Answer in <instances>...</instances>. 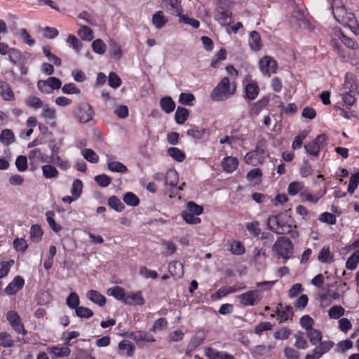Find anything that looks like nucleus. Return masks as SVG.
Wrapping results in <instances>:
<instances>
[{"label":"nucleus","instance_id":"nucleus-1","mask_svg":"<svg viewBox=\"0 0 359 359\" xmlns=\"http://www.w3.org/2000/svg\"><path fill=\"white\" fill-rule=\"evenodd\" d=\"M331 8L334 19L339 24L351 27V24L355 22L354 14L348 11L342 0H332Z\"/></svg>","mask_w":359,"mask_h":359},{"label":"nucleus","instance_id":"nucleus-2","mask_svg":"<svg viewBox=\"0 0 359 359\" xmlns=\"http://www.w3.org/2000/svg\"><path fill=\"white\" fill-rule=\"evenodd\" d=\"M287 212L269 216L267 219L268 228L277 234H285V231H288L292 219Z\"/></svg>","mask_w":359,"mask_h":359},{"label":"nucleus","instance_id":"nucleus-3","mask_svg":"<svg viewBox=\"0 0 359 359\" xmlns=\"http://www.w3.org/2000/svg\"><path fill=\"white\" fill-rule=\"evenodd\" d=\"M236 86L232 83L227 77H224L216 87L212 90L210 97L212 100L220 102L229 99L236 93Z\"/></svg>","mask_w":359,"mask_h":359},{"label":"nucleus","instance_id":"nucleus-4","mask_svg":"<svg viewBox=\"0 0 359 359\" xmlns=\"http://www.w3.org/2000/svg\"><path fill=\"white\" fill-rule=\"evenodd\" d=\"M267 157H269V153L266 151V142L262 139L257 142L254 150L245 154V161L248 164L256 166L259 164H262Z\"/></svg>","mask_w":359,"mask_h":359},{"label":"nucleus","instance_id":"nucleus-5","mask_svg":"<svg viewBox=\"0 0 359 359\" xmlns=\"http://www.w3.org/2000/svg\"><path fill=\"white\" fill-rule=\"evenodd\" d=\"M278 258L290 259L293 254V245L290 240L285 236L279 237L272 247Z\"/></svg>","mask_w":359,"mask_h":359},{"label":"nucleus","instance_id":"nucleus-6","mask_svg":"<svg viewBox=\"0 0 359 359\" xmlns=\"http://www.w3.org/2000/svg\"><path fill=\"white\" fill-rule=\"evenodd\" d=\"M263 297V291L260 290H249L240 294L238 298L243 306H251L258 304Z\"/></svg>","mask_w":359,"mask_h":359},{"label":"nucleus","instance_id":"nucleus-7","mask_svg":"<svg viewBox=\"0 0 359 359\" xmlns=\"http://www.w3.org/2000/svg\"><path fill=\"white\" fill-rule=\"evenodd\" d=\"M232 12L224 3L219 1L215 12V19L222 26H229L231 23Z\"/></svg>","mask_w":359,"mask_h":359},{"label":"nucleus","instance_id":"nucleus-8","mask_svg":"<svg viewBox=\"0 0 359 359\" xmlns=\"http://www.w3.org/2000/svg\"><path fill=\"white\" fill-rule=\"evenodd\" d=\"M94 111L92 107L87 102H81L77 107L75 116L80 123H86L93 117Z\"/></svg>","mask_w":359,"mask_h":359},{"label":"nucleus","instance_id":"nucleus-9","mask_svg":"<svg viewBox=\"0 0 359 359\" xmlns=\"http://www.w3.org/2000/svg\"><path fill=\"white\" fill-rule=\"evenodd\" d=\"M6 319L9 322L12 328L18 334L26 335L27 331L25 330L22 323L20 316L16 311H10L6 313Z\"/></svg>","mask_w":359,"mask_h":359},{"label":"nucleus","instance_id":"nucleus-10","mask_svg":"<svg viewBox=\"0 0 359 359\" xmlns=\"http://www.w3.org/2000/svg\"><path fill=\"white\" fill-rule=\"evenodd\" d=\"M326 139L327 137L325 135H318L313 141L304 145L306 152L311 156H318L321 145Z\"/></svg>","mask_w":359,"mask_h":359},{"label":"nucleus","instance_id":"nucleus-11","mask_svg":"<svg viewBox=\"0 0 359 359\" xmlns=\"http://www.w3.org/2000/svg\"><path fill=\"white\" fill-rule=\"evenodd\" d=\"M0 54L2 55H8V60L13 65H17L18 62L21 60V53L13 48H9L8 44L4 42L0 43Z\"/></svg>","mask_w":359,"mask_h":359},{"label":"nucleus","instance_id":"nucleus-12","mask_svg":"<svg viewBox=\"0 0 359 359\" xmlns=\"http://www.w3.org/2000/svg\"><path fill=\"white\" fill-rule=\"evenodd\" d=\"M259 68L264 74L270 76L276 72L277 63L271 57L264 56L259 61Z\"/></svg>","mask_w":359,"mask_h":359},{"label":"nucleus","instance_id":"nucleus-13","mask_svg":"<svg viewBox=\"0 0 359 359\" xmlns=\"http://www.w3.org/2000/svg\"><path fill=\"white\" fill-rule=\"evenodd\" d=\"M163 8L172 15L182 16L181 5L178 0H163Z\"/></svg>","mask_w":359,"mask_h":359},{"label":"nucleus","instance_id":"nucleus-14","mask_svg":"<svg viewBox=\"0 0 359 359\" xmlns=\"http://www.w3.org/2000/svg\"><path fill=\"white\" fill-rule=\"evenodd\" d=\"M130 339L134 340L137 344L153 342L155 341L154 337L148 332L136 331L131 332Z\"/></svg>","mask_w":359,"mask_h":359},{"label":"nucleus","instance_id":"nucleus-15","mask_svg":"<svg viewBox=\"0 0 359 359\" xmlns=\"http://www.w3.org/2000/svg\"><path fill=\"white\" fill-rule=\"evenodd\" d=\"M25 285L24 279L20 276H17L14 278V279L7 285L5 289V292L8 295L15 294L18 291L21 290Z\"/></svg>","mask_w":359,"mask_h":359},{"label":"nucleus","instance_id":"nucleus-16","mask_svg":"<svg viewBox=\"0 0 359 359\" xmlns=\"http://www.w3.org/2000/svg\"><path fill=\"white\" fill-rule=\"evenodd\" d=\"M145 303V300L142 297L141 291L137 292H131L126 294L124 304L130 306H142Z\"/></svg>","mask_w":359,"mask_h":359},{"label":"nucleus","instance_id":"nucleus-17","mask_svg":"<svg viewBox=\"0 0 359 359\" xmlns=\"http://www.w3.org/2000/svg\"><path fill=\"white\" fill-rule=\"evenodd\" d=\"M319 342V344L312 350V352H314L319 358L329 352L334 345L332 341H320Z\"/></svg>","mask_w":359,"mask_h":359},{"label":"nucleus","instance_id":"nucleus-18","mask_svg":"<svg viewBox=\"0 0 359 359\" xmlns=\"http://www.w3.org/2000/svg\"><path fill=\"white\" fill-rule=\"evenodd\" d=\"M238 165V161L236 157L227 156L222 161V166L226 172H233Z\"/></svg>","mask_w":359,"mask_h":359},{"label":"nucleus","instance_id":"nucleus-19","mask_svg":"<svg viewBox=\"0 0 359 359\" xmlns=\"http://www.w3.org/2000/svg\"><path fill=\"white\" fill-rule=\"evenodd\" d=\"M86 297L90 301L93 302V303L97 304L100 306H104L107 302L106 298L104 295L94 290H90L88 291Z\"/></svg>","mask_w":359,"mask_h":359},{"label":"nucleus","instance_id":"nucleus-20","mask_svg":"<svg viewBox=\"0 0 359 359\" xmlns=\"http://www.w3.org/2000/svg\"><path fill=\"white\" fill-rule=\"evenodd\" d=\"M335 34L339 37L341 42L348 48L357 49L358 48V44L356 42V41L352 38H349L347 36H346L341 29H336Z\"/></svg>","mask_w":359,"mask_h":359},{"label":"nucleus","instance_id":"nucleus-21","mask_svg":"<svg viewBox=\"0 0 359 359\" xmlns=\"http://www.w3.org/2000/svg\"><path fill=\"white\" fill-rule=\"evenodd\" d=\"M259 88L257 83L252 81L245 88V98L250 100H255L259 94Z\"/></svg>","mask_w":359,"mask_h":359},{"label":"nucleus","instance_id":"nucleus-22","mask_svg":"<svg viewBox=\"0 0 359 359\" xmlns=\"http://www.w3.org/2000/svg\"><path fill=\"white\" fill-rule=\"evenodd\" d=\"M168 22V20L165 17L162 11H157L152 16V23L158 29L163 28Z\"/></svg>","mask_w":359,"mask_h":359},{"label":"nucleus","instance_id":"nucleus-23","mask_svg":"<svg viewBox=\"0 0 359 359\" xmlns=\"http://www.w3.org/2000/svg\"><path fill=\"white\" fill-rule=\"evenodd\" d=\"M249 45L252 50L257 51L262 48L261 37L256 31H252L250 33Z\"/></svg>","mask_w":359,"mask_h":359},{"label":"nucleus","instance_id":"nucleus-24","mask_svg":"<svg viewBox=\"0 0 359 359\" xmlns=\"http://www.w3.org/2000/svg\"><path fill=\"white\" fill-rule=\"evenodd\" d=\"M160 107L166 114H170L175 108V103L170 97H163L160 100Z\"/></svg>","mask_w":359,"mask_h":359},{"label":"nucleus","instance_id":"nucleus-25","mask_svg":"<svg viewBox=\"0 0 359 359\" xmlns=\"http://www.w3.org/2000/svg\"><path fill=\"white\" fill-rule=\"evenodd\" d=\"M107 294L113 296L116 299L122 301L123 303L125 302L126 294L124 289L121 287L114 286L109 288L107 290Z\"/></svg>","mask_w":359,"mask_h":359},{"label":"nucleus","instance_id":"nucleus-26","mask_svg":"<svg viewBox=\"0 0 359 359\" xmlns=\"http://www.w3.org/2000/svg\"><path fill=\"white\" fill-rule=\"evenodd\" d=\"M0 95L5 100H12L14 99V94L10 85L4 81H0Z\"/></svg>","mask_w":359,"mask_h":359},{"label":"nucleus","instance_id":"nucleus-27","mask_svg":"<svg viewBox=\"0 0 359 359\" xmlns=\"http://www.w3.org/2000/svg\"><path fill=\"white\" fill-rule=\"evenodd\" d=\"M0 142L8 146L15 142V135L13 131L10 129H4L0 134Z\"/></svg>","mask_w":359,"mask_h":359},{"label":"nucleus","instance_id":"nucleus-28","mask_svg":"<svg viewBox=\"0 0 359 359\" xmlns=\"http://www.w3.org/2000/svg\"><path fill=\"white\" fill-rule=\"evenodd\" d=\"M183 264L180 262L170 263L168 266L170 273L172 276L181 278L184 273Z\"/></svg>","mask_w":359,"mask_h":359},{"label":"nucleus","instance_id":"nucleus-29","mask_svg":"<svg viewBox=\"0 0 359 359\" xmlns=\"http://www.w3.org/2000/svg\"><path fill=\"white\" fill-rule=\"evenodd\" d=\"M189 115V110L184 107H178L175 114V120L177 124H183Z\"/></svg>","mask_w":359,"mask_h":359},{"label":"nucleus","instance_id":"nucleus-30","mask_svg":"<svg viewBox=\"0 0 359 359\" xmlns=\"http://www.w3.org/2000/svg\"><path fill=\"white\" fill-rule=\"evenodd\" d=\"M293 315V308L290 305H286L284 309L280 311V313H278L277 320L280 323L285 322L289 319H292Z\"/></svg>","mask_w":359,"mask_h":359},{"label":"nucleus","instance_id":"nucleus-31","mask_svg":"<svg viewBox=\"0 0 359 359\" xmlns=\"http://www.w3.org/2000/svg\"><path fill=\"white\" fill-rule=\"evenodd\" d=\"M307 337L312 345H316L322 339V332L316 329L311 328L306 331Z\"/></svg>","mask_w":359,"mask_h":359},{"label":"nucleus","instance_id":"nucleus-32","mask_svg":"<svg viewBox=\"0 0 359 359\" xmlns=\"http://www.w3.org/2000/svg\"><path fill=\"white\" fill-rule=\"evenodd\" d=\"M178 183V174L175 170H170L166 172L165 175V185L170 186L171 187H177Z\"/></svg>","mask_w":359,"mask_h":359},{"label":"nucleus","instance_id":"nucleus-33","mask_svg":"<svg viewBox=\"0 0 359 359\" xmlns=\"http://www.w3.org/2000/svg\"><path fill=\"white\" fill-rule=\"evenodd\" d=\"M70 349L68 347H52L50 354L52 358L58 357H67L70 354Z\"/></svg>","mask_w":359,"mask_h":359},{"label":"nucleus","instance_id":"nucleus-34","mask_svg":"<svg viewBox=\"0 0 359 359\" xmlns=\"http://www.w3.org/2000/svg\"><path fill=\"white\" fill-rule=\"evenodd\" d=\"M41 169L43 176L46 179L55 178L58 176L57 170L50 164L43 165Z\"/></svg>","mask_w":359,"mask_h":359},{"label":"nucleus","instance_id":"nucleus-35","mask_svg":"<svg viewBox=\"0 0 359 359\" xmlns=\"http://www.w3.org/2000/svg\"><path fill=\"white\" fill-rule=\"evenodd\" d=\"M206 133L207 130L205 128L200 129L196 126H191V128L187 130V134L196 140H200L204 137Z\"/></svg>","mask_w":359,"mask_h":359},{"label":"nucleus","instance_id":"nucleus-36","mask_svg":"<svg viewBox=\"0 0 359 359\" xmlns=\"http://www.w3.org/2000/svg\"><path fill=\"white\" fill-rule=\"evenodd\" d=\"M168 154L177 162L184 161L186 156L184 153L177 147H170L168 149Z\"/></svg>","mask_w":359,"mask_h":359},{"label":"nucleus","instance_id":"nucleus-37","mask_svg":"<svg viewBox=\"0 0 359 359\" xmlns=\"http://www.w3.org/2000/svg\"><path fill=\"white\" fill-rule=\"evenodd\" d=\"M108 205L116 212H122L125 209L124 204L116 196H112L108 199Z\"/></svg>","mask_w":359,"mask_h":359},{"label":"nucleus","instance_id":"nucleus-38","mask_svg":"<svg viewBox=\"0 0 359 359\" xmlns=\"http://www.w3.org/2000/svg\"><path fill=\"white\" fill-rule=\"evenodd\" d=\"M77 34L83 40L90 41L93 39V31L88 26L82 25Z\"/></svg>","mask_w":359,"mask_h":359},{"label":"nucleus","instance_id":"nucleus-39","mask_svg":"<svg viewBox=\"0 0 359 359\" xmlns=\"http://www.w3.org/2000/svg\"><path fill=\"white\" fill-rule=\"evenodd\" d=\"M318 259L322 263H329L333 261L330 255V247L324 246L320 251Z\"/></svg>","mask_w":359,"mask_h":359},{"label":"nucleus","instance_id":"nucleus-40","mask_svg":"<svg viewBox=\"0 0 359 359\" xmlns=\"http://www.w3.org/2000/svg\"><path fill=\"white\" fill-rule=\"evenodd\" d=\"M118 348L123 355L132 356L134 351L133 345L127 341H121L118 344Z\"/></svg>","mask_w":359,"mask_h":359},{"label":"nucleus","instance_id":"nucleus-41","mask_svg":"<svg viewBox=\"0 0 359 359\" xmlns=\"http://www.w3.org/2000/svg\"><path fill=\"white\" fill-rule=\"evenodd\" d=\"M42 235L43 231L39 225H32L30 229V238L33 242H39L41 240Z\"/></svg>","mask_w":359,"mask_h":359},{"label":"nucleus","instance_id":"nucleus-42","mask_svg":"<svg viewBox=\"0 0 359 359\" xmlns=\"http://www.w3.org/2000/svg\"><path fill=\"white\" fill-rule=\"evenodd\" d=\"M358 263L359 250H357L348 257L346 262V267L349 270H354L356 269Z\"/></svg>","mask_w":359,"mask_h":359},{"label":"nucleus","instance_id":"nucleus-43","mask_svg":"<svg viewBox=\"0 0 359 359\" xmlns=\"http://www.w3.org/2000/svg\"><path fill=\"white\" fill-rule=\"evenodd\" d=\"M123 201L126 204L129 206L135 207L140 204V199L133 192H127L123 196Z\"/></svg>","mask_w":359,"mask_h":359},{"label":"nucleus","instance_id":"nucleus-44","mask_svg":"<svg viewBox=\"0 0 359 359\" xmlns=\"http://www.w3.org/2000/svg\"><path fill=\"white\" fill-rule=\"evenodd\" d=\"M67 305L72 309H76L79 306L80 299L76 292H72L66 299Z\"/></svg>","mask_w":359,"mask_h":359},{"label":"nucleus","instance_id":"nucleus-45","mask_svg":"<svg viewBox=\"0 0 359 359\" xmlns=\"http://www.w3.org/2000/svg\"><path fill=\"white\" fill-rule=\"evenodd\" d=\"M181 216L187 224H198L201 222L199 217H196L194 214L186 210L182 212Z\"/></svg>","mask_w":359,"mask_h":359},{"label":"nucleus","instance_id":"nucleus-46","mask_svg":"<svg viewBox=\"0 0 359 359\" xmlns=\"http://www.w3.org/2000/svg\"><path fill=\"white\" fill-rule=\"evenodd\" d=\"M82 189H83V184L82 182L77 179L75 180L72 186L71 189V194L74 198V199H77L80 197L81 193H82Z\"/></svg>","mask_w":359,"mask_h":359},{"label":"nucleus","instance_id":"nucleus-47","mask_svg":"<svg viewBox=\"0 0 359 359\" xmlns=\"http://www.w3.org/2000/svg\"><path fill=\"white\" fill-rule=\"evenodd\" d=\"M82 155L86 161L92 163H96L99 161L98 155L91 149H83L82 151Z\"/></svg>","mask_w":359,"mask_h":359},{"label":"nucleus","instance_id":"nucleus-48","mask_svg":"<svg viewBox=\"0 0 359 359\" xmlns=\"http://www.w3.org/2000/svg\"><path fill=\"white\" fill-rule=\"evenodd\" d=\"M295 343L294 346L299 349H305L307 348V341L304 337V333L302 332H297L294 334Z\"/></svg>","mask_w":359,"mask_h":359},{"label":"nucleus","instance_id":"nucleus-49","mask_svg":"<svg viewBox=\"0 0 359 359\" xmlns=\"http://www.w3.org/2000/svg\"><path fill=\"white\" fill-rule=\"evenodd\" d=\"M107 165L108 168L112 172L124 173L128 170L127 167L119 161L108 162Z\"/></svg>","mask_w":359,"mask_h":359},{"label":"nucleus","instance_id":"nucleus-50","mask_svg":"<svg viewBox=\"0 0 359 359\" xmlns=\"http://www.w3.org/2000/svg\"><path fill=\"white\" fill-rule=\"evenodd\" d=\"M46 216L47 217V222L50 227L54 232L58 233L62 229V226L56 223L53 219L54 212L53 211H48L46 213Z\"/></svg>","mask_w":359,"mask_h":359},{"label":"nucleus","instance_id":"nucleus-51","mask_svg":"<svg viewBox=\"0 0 359 359\" xmlns=\"http://www.w3.org/2000/svg\"><path fill=\"white\" fill-rule=\"evenodd\" d=\"M93 51L97 54L102 55L107 50V46L101 39H96L92 43Z\"/></svg>","mask_w":359,"mask_h":359},{"label":"nucleus","instance_id":"nucleus-52","mask_svg":"<svg viewBox=\"0 0 359 359\" xmlns=\"http://www.w3.org/2000/svg\"><path fill=\"white\" fill-rule=\"evenodd\" d=\"M304 188V185L300 182H291L287 188V192L290 196H294Z\"/></svg>","mask_w":359,"mask_h":359},{"label":"nucleus","instance_id":"nucleus-53","mask_svg":"<svg viewBox=\"0 0 359 359\" xmlns=\"http://www.w3.org/2000/svg\"><path fill=\"white\" fill-rule=\"evenodd\" d=\"M94 180L101 187H108L111 182V177L105 174L96 175Z\"/></svg>","mask_w":359,"mask_h":359},{"label":"nucleus","instance_id":"nucleus-54","mask_svg":"<svg viewBox=\"0 0 359 359\" xmlns=\"http://www.w3.org/2000/svg\"><path fill=\"white\" fill-rule=\"evenodd\" d=\"M345 310L340 306H334L331 307L328 311L330 318L332 319H338L344 314Z\"/></svg>","mask_w":359,"mask_h":359},{"label":"nucleus","instance_id":"nucleus-55","mask_svg":"<svg viewBox=\"0 0 359 359\" xmlns=\"http://www.w3.org/2000/svg\"><path fill=\"white\" fill-rule=\"evenodd\" d=\"M14 341L10 334L7 332H0V344L3 347H11L13 346Z\"/></svg>","mask_w":359,"mask_h":359},{"label":"nucleus","instance_id":"nucleus-56","mask_svg":"<svg viewBox=\"0 0 359 359\" xmlns=\"http://www.w3.org/2000/svg\"><path fill=\"white\" fill-rule=\"evenodd\" d=\"M27 106L34 109H39L43 106V102L36 96H29L25 100Z\"/></svg>","mask_w":359,"mask_h":359},{"label":"nucleus","instance_id":"nucleus-57","mask_svg":"<svg viewBox=\"0 0 359 359\" xmlns=\"http://www.w3.org/2000/svg\"><path fill=\"white\" fill-rule=\"evenodd\" d=\"M195 97L191 93H182L179 97V102L184 105L192 106Z\"/></svg>","mask_w":359,"mask_h":359},{"label":"nucleus","instance_id":"nucleus-58","mask_svg":"<svg viewBox=\"0 0 359 359\" xmlns=\"http://www.w3.org/2000/svg\"><path fill=\"white\" fill-rule=\"evenodd\" d=\"M359 184V172L353 174L349 180L348 192L353 194Z\"/></svg>","mask_w":359,"mask_h":359},{"label":"nucleus","instance_id":"nucleus-59","mask_svg":"<svg viewBox=\"0 0 359 359\" xmlns=\"http://www.w3.org/2000/svg\"><path fill=\"white\" fill-rule=\"evenodd\" d=\"M15 164L19 172H24L27 169V158L22 155L18 156Z\"/></svg>","mask_w":359,"mask_h":359},{"label":"nucleus","instance_id":"nucleus-60","mask_svg":"<svg viewBox=\"0 0 359 359\" xmlns=\"http://www.w3.org/2000/svg\"><path fill=\"white\" fill-rule=\"evenodd\" d=\"M76 315L81 318H90L93 316V312L88 308L79 306L75 310Z\"/></svg>","mask_w":359,"mask_h":359},{"label":"nucleus","instance_id":"nucleus-61","mask_svg":"<svg viewBox=\"0 0 359 359\" xmlns=\"http://www.w3.org/2000/svg\"><path fill=\"white\" fill-rule=\"evenodd\" d=\"M109 52L114 58L118 60L121 57V48L114 41L111 40L109 42Z\"/></svg>","mask_w":359,"mask_h":359},{"label":"nucleus","instance_id":"nucleus-62","mask_svg":"<svg viewBox=\"0 0 359 359\" xmlns=\"http://www.w3.org/2000/svg\"><path fill=\"white\" fill-rule=\"evenodd\" d=\"M187 210L186 211L191 212L195 215H200L203 213V208L202 206L197 205L193 201H189L187 203Z\"/></svg>","mask_w":359,"mask_h":359},{"label":"nucleus","instance_id":"nucleus-63","mask_svg":"<svg viewBox=\"0 0 359 359\" xmlns=\"http://www.w3.org/2000/svg\"><path fill=\"white\" fill-rule=\"evenodd\" d=\"M62 92L64 94L71 95V94H80L81 90L79 89L76 85L73 83H69L65 84L62 87Z\"/></svg>","mask_w":359,"mask_h":359},{"label":"nucleus","instance_id":"nucleus-64","mask_svg":"<svg viewBox=\"0 0 359 359\" xmlns=\"http://www.w3.org/2000/svg\"><path fill=\"white\" fill-rule=\"evenodd\" d=\"M225 352L218 351L211 347L207 348L205 350V355L208 359H221Z\"/></svg>","mask_w":359,"mask_h":359}]
</instances>
